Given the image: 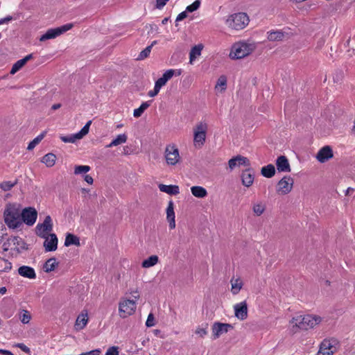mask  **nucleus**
Instances as JSON below:
<instances>
[{
	"mask_svg": "<svg viewBox=\"0 0 355 355\" xmlns=\"http://www.w3.org/2000/svg\"><path fill=\"white\" fill-rule=\"evenodd\" d=\"M284 33L281 31H271L268 34V40L270 41H281L284 37Z\"/></svg>",
	"mask_w": 355,
	"mask_h": 355,
	"instance_id": "36",
	"label": "nucleus"
},
{
	"mask_svg": "<svg viewBox=\"0 0 355 355\" xmlns=\"http://www.w3.org/2000/svg\"><path fill=\"white\" fill-rule=\"evenodd\" d=\"M334 157V153L330 146H324L318 152L315 158L320 163H324Z\"/></svg>",
	"mask_w": 355,
	"mask_h": 355,
	"instance_id": "17",
	"label": "nucleus"
},
{
	"mask_svg": "<svg viewBox=\"0 0 355 355\" xmlns=\"http://www.w3.org/2000/svg\"><path fill=\"white\" fill-rule=\"evenodd\" d=\"M254 49V46L252 44H248L245 42H238L232 46L229 55L232 60L242 59L249 55Z\"/></svg>",
	"mask_w": 355,
	"mask_h": 355,
	"instance_id": "4",
	"label": "nucleus"
},
{
	"mask_svg": "<svg viewBox=\"0 0 355 355\" xmlns=\"http://www.w3.org/2000/svg\"><path fill=\"white\" fill-rule=\"evenodd\" d=\"M322 321L321 317L318 315H297L293 317L289 322L291 330L293 333H297L300 330H308L313 329Z\"/></svg>",
	"mask_w": 355,
	"mask_h": 355,
	"instance_id": "1",
	"label": "nucleus"
},
{
	"mask_svg": "<svg viewBox=\"0 0 355 355\" xmlns=\"http://www.w3.org/2000/svg\"><path fill=\"white\" fill-rule=\"evenodd\" d=\"M129 293L135 298L134 300H138L139 299V291L137 289L130 290Z\"/></svg>",
	"mask_w": 355,
	"mask_h": 355,
	"instance_id": "51",
	"label": "nucleus"
},
{
	"mask_svg": "<svg viewBox=\"0 0 355 355\" xmlns=\"http://www.w3.org/2000/svg\"><path fill=\"white\" fill-rule=\"evenodd\" d=\"M105 355H119L118 347L114 346L108 348Z\"/></svg>",
	"mask_w": 355,
	"mask_h": 355,
	"instance_id": "48",
	"label": "nucleus"
},
{
	"mask_svg": "<svg viewBox=\"0 0 355 355\" xmlns=\"http://www.w3.org/2000/svg\"><path fill=\"white\" fill-rule=\"evenodd\" d=\"M252 209L255 215L260 216L263 213L265 210V206L263 204L257 203L254 205Z\"/></svg>",
	"mask_w": 355,
	"mask_h": 355,
	"instance_id": "44",
	"label": "nucleus"
},
{
	"mask_svg": "<svg viewBox=\"0 0 355 355\" xmlns=\"http://www.w3.org/2000/svg\"><path fill=\"white\" fill-rule=\"evenodd\" d=\"M80 191L83 196L84 198H87V195L89 194V189H86V188H82L80 189ZM90 196H88V198H89Z\"/></svg>",
	"mask_w": 355,
	"mask_h": 355,
	"instance_id": "55",
	"label": "nucleus"
},
{
	"mask_svg": "<svg viewBox=\"0 0 355 355\" xmlns=\"http://www.w3.org/2000/svg\"><path fill=\"white\" fill-rule=\"evenodd\" d=\"M200 4H201L200 0H196L192 4L188 6L186 8V11L189 12H194L200 8Z\"/></svg>",
	"mask_w": 355,
	"mask_h": 355,
	"instance_id": "45",
	"label": "nucleus"
},
{
	"mask_svg": "<svg viewBox=\"0 0 355 355\" xmlns=\"http://www.w3.org/2000/svg\"><path fill=\"white\" fill-rule=\"evenodd\" d=\"M241 166H250V162L247 157L241 155H237L230 159L228 162V166L230 171H232L236 167H239Z\"/></svg>",
	"mask_w": 355,
	"mask_h": 355,
	"instance_id": "19",
	"label": "nucleus"
},
{
	"mask_svg": "<svg viewBox=\"0 0 355 355\" xmlns=\"http://www.w3.org/2000/svg\"><path fill=\"white\" fill-rule=\"evenodd\" d=\"M91 168L87 165H77L74 166V174L82 175L85 174L90 171Z\"/></svg>",
	"mask_w": 355,
	"mask_h": 355,
	"instance_id": "42",
	"label": "nucleus"
},
{
	"mask_svg": "<svg viewBox=\"0 0 355 355\" xmlns=\"http://www.w3.org/2000/svg\"><path fill=\"white\" fill-rule=\"evenodd\" d=\"M203 48L204 46L202 44H197L192 47L189 53V62L191 64L201 55V51Z\"/></svg>",
	"mask_w": 355,
	"mask_h": 355,
	"instance_id": "29",
	"label": "nucleus"
},
{
	"mask_svg": "<svg viewBox=\"0 0 355 355\" xmlns=\"http://www.w3.org/2000/svg\"><path fill=\"white\" fill-rule=\"evenodd\" d=\"M354 191V189L351 188V187H349L347 190H346V193L345 194L346 195H350L352 192Z\"/></svg>",
	"mask_w": 355,
	"mask_h": 355,
	"instance_id": "60",
	"label": "nucleus"
},
{
	"mask_svg": "<svg viewBox=\"0 0 355 355\" xmlns=\"http://www.w3.org/2000/svg\"><path fill=\"white\" fill-rule=\"evenodd\" d=\"M17 346L26 353L30 352V349L23 343H19Z\"/></svg>",
	"mask_w": 355,
	"mask_h": 355,
	"instance_id": "53",
	"label": "nucleus"
},
{
	"mask_svg": "<svg viewBox=\"0 0 355 355\" xmlns=\"http://www.w3.org/2000/svg\"><path fill=\"white\" fill-rule=\"evenodd\" d=\"M136 300L122 298L119 303V316L125 318L133 315L136 311Z\"/></svg>",
	"mask_w": 355,
	"mask_h": 355,
	"instance_id": "7",
	"label": "nucleus"
},
{
	"mask_svg": "<svg viewBox=\"0 0 355 355\" xmlns=\"http://www.w3.org/2000/svg\"><path fill=\"white\" fill-rule=\"evenodd\" d=\"M121 126H122L121 125H117V128H120Z\"/></svg>",
	"mask_w": 355,
	"mask_h": 355,
	"instance_id": "63",
	"label": "nucleus"
},
{
	"mask_svg": "<svg viewBox=\"0 0 355 355\" xmlns=\"http://www.w3.org/2000/svg\"><path fill=\"white\" fill-rule=\"evenodd\" d=\"M254 178V173L250 168L243 171L241 173L242 184L246 187H249L252 184Z\"/></svg>",
	"mask_w": 355,
	"mask_h": 355,
	"instance_id": "25",
	"label": "nucleus"
},
{
	"mask_svg": "<svg viewBox=\"0 0 355 355\" xmlns=\"http://www.w3.org/2000/svg\"><path fill=\"white\" fill-rule=\"evenodd\" d=\"M84 180L85 181L88 183L89 184H92L93 182H94V179L92 176H90L89 175H85L84 176Z\"/></svg>",
	"mask_w": 355,
	"mask_h": 355,
	"instance_id": "54",
	"label": "nucleus"
},
{
	"mask_svg": "<svg viewBox=\"0 0 355 355\" xmlns=\"http://www.w3.org/2000/svg\"><path fill=\"white\" fill-rule=\"evenodd\" d=\"M226 85L227 78L225 76H220L217 80V83L215 85V89L220 92H223L226 89Z\"/></svg>",
	"mask_w": 355,
	"mask_h": 355,
	"instance_id": "38",
	"label": "nucleus"
},
{
	"mask_svg": "<svg viewBox=\"0 0 355 355\" xmlns=\"http://www.w3.org/2000/svg\"><path fill=\"white\" fill-rule=\"evenodd\" d=\"M233 327L230 324L215 322L212 325V334L214 339L219 338L224 334L227 333Z\"/></svg>",
	"mask_w": 355,
	"mask_h": 355,
	"instance_id": "15",
	"label": "nucleus"
},
{
	"mask_svg": "<svg viewBox=\"0 0 355 355\" xmlns=\"http://www.w3.org/2000/svg\"><path fill=\"white\" fill-rule=\"evenodd\" d=\"M192 195L198 198H203L207 196V190L200 186H193L191 187Z\"/></svg>",
	"mask_w": 355,
	"mask_h": 355,
	"instance_id": "30",
	"label": "nucleus"
},
{
	"mask_svg": "<svg viewBox=\"0 0 355 355\" xmlns=\"http://www.w3.org/2000/svg\"><path fill=\"white\" fill-rule=\"evenodd\" d=\"M44 135V132L38 135L36 138H35L32 141L29 143L27 149L28 150H33L36 146V145H37L43 139Z\"/></svg>",
	"mask_w": 355,
	"mask_h": 355,
	"instance_id": "43",
	"label": "nucleus"
},
{
	"mask_svg": "<svg viewBox=\"0 0 355 355\" xmlns=\"http://www.w3.org/2000/svg\"><path fill=\"white\" fill-rule=\"evenodd\" d=\"M338 347L339 343L336 339H324L320 344L317 355H333Z\"/></svg>",
	"mask_w": 355,
	"mask_h": 355,
	"instance_id": "8",
	"label": "nucleus"
},
{
	"mask_svg": "<svg viewBox=\"0 0 355 355\" xmlns=\"http://www.w3.org/2000/svg\"><path fill=\"white\" fill-rule=\"evenodd\" d=\"M128 139V137L125 134H121L119 135L116 139L112 140V141L106 146L107 148H112L113 146H117L119 145H121L122 144H124L126 142Z\"/></svg>",
	"mask_w": 355,
	"mask_h": 355,
	"instance_id": "34",
	"label": "nucleus"
},
{
	"mask_svg": "<svg viewBox=\"0 0 355 355\" xmlns=\"http://www.w3.org/2000/svg\"><path fill=\"white\" fill-rule=\"evenodd\" d=\"M19 276L29 279L36 278V272L33 268L28 266H21L17 270Z\"/></svg>",
	"mask_w": 355,
	"mask_h": 355,
	"instance_id": "22",
	"label": "nucleus"
},
{
	"mask_svg": "<svg viewBox=\"0 0 355 355\" xmlns=\"http://www.w3.org/2000/svg\"><path fill=\"white\" fill-rule=\"evenodd\" d=\"M58 266V263L55 258L49 259L43 266V269L45 272H50L55 269Z\"/></svg>",
	"mask_w": 355,
	"mask_h": 355,
	"instance_id": "32",
	"label": "nucleus"
},
{
	"mask_svg": "<svg viewBox=\"0 0 355 355\" xmlns=\"http://www.w3.org/2000/svg\"><path fill=\"white\" fill-rule=\"evenodd\" d=\"M92 121H89L80 132L69 136H61L60 139L64 143H74L88 134Z\"/></svg>",
	"mask_w": 355,
	"mask_h": 355,
	"instance_id": "13",
	"label": "nucleus"
},
{
	"mask_svg": "<svg viewBox=\"0 0 355 355\" xmlns=\"http://www.w3.org/2000/svg\"><path fill=\"white\" fill-rule=\"evenodd\" d=\"M231 284V293L233 295H237L242 289L243 286V282L241 277L233 276L230 279Z\"/></svg>",
	"mask_w": 355,
	"mask_h": 355,
	"instance_id": "23",
	"label": "nucleus"
},
{
	"mask_svg": "<svg viewBox=\"0 0 355 355\" xmlns=\"http://www.w3.org/2000/svg\"><path fill=\"white\" fill-rule=\"evenodd\" d=\"M146 325L148 327H151L155 325V317L153 313H150L148 316L147 320L146 322Z\"/></svg>",
	"mask_w": 355,
	"mask_h": 355,
	"instance_id": "47",
	"label": "nucleus"
},
{
	"mask_svg": "<svg viewBox=\"0 0 355 355\" xmlns=\"http://www.w3.org/2000/svg\"><path fill=\"white\" fill-rule=\"evenodd\" d=\"M44 239V247L46 252H52L56 250L58 248V238L55 234H51Z\"/></svg>",
	"mask_w": 355,
	"mask_h": 355,
	"instance_id": "20",
	"label": "nucleus"
},
{
	"mask_svg": "<svg viewBox=\"0 0 355 355\" xmlns=\"http://www.w3.org/2000/svg\"><path fill=\"white\" fill-rule=\"evenodd\" d=\"M32 58V54H29L28 55H26V57H24L23 59L21 60H19L18 61H17L12 66V69H11V71H10V73L11 74H15V73H17L19 70H20L24 65L28 61L30 60Z\"/></svg>",
	"mask_w": 355,
	"mask_h": 355,
	"instance_id": "28",
	"label": "nucleus"
},
{
	"mask_svg": "<svg viewBox=\"0 0 355 355\" xmlns=\"http://www.w3.org/2000/svg\"><path fill=\"white\" fill-rule=\"evenodd\" d=\"M0 353L4 355H13L11 352L6 350V349H0Z\"/></svg>",
	"mask_w": 355,
	"mask_h": 355,
	"instance_id": "57",
	"label": "nucleus"
},
{
	"mask_svg": "<svg viewBox=\"0 0 355 355\" xmlns=\"http://www.w3.org/2000/svg\"><path fill=\"white\" fill-rule=\"evenodd\" d=\"M294 180L291 176H284L277 183L276 191L279 195H286L293 189Z\"/></svg>",
	"mask_w": 355,
	"mask_h": 355,
	"instance_id": "12",
	"label": "nucleus"
},
{
	"mask_svg": "<svg viewBox=\"0 0 355 355\" xmlns=\"http://www.w3.org/2000/svg\"><path fill=\"white\" fill-rule=\"evenodd\" d=\"M71 245H74L76 246H80V240L78 236H76L74 234H67L66 235L65 241H64V245L65 246H69Z\"/></svg>",
	"mask_w": 355,
	"mask_h": 355,
	"instance_id": "31",
	"label": "nucleus"
},
{
	"mask_svg": "<svg viewBox=\"0 0 355 355\" xmlns=\"http://www.w3.org/2000/svg\"><path fill=\"white\" fill-rule=\"evenodd\" d=\"M73 27V24H67L62 26L49 29L44 35L40 37V42H45L48 40L54 39L64 33L69 31Z\"/></svg>",
	"mask_w": 355,
	"mask_h": 355,
	"instance_id": "9",
	"label": "nucleus"
},
{
	"mask_svg": "<svg viewBox=\"0 0 355 355\" xmlns=\"http://www.w3.org/2000/svg\"><path fill=\"white\" fill-rule=\"evenodd\" d=\"M18 183V180L15 179L13 181H3L0 182V189L3 191H10Z\"/></svg>",
	"mask_w": 355,
	"mask_h": 355,
	"instance_id": "35",
	"label": "nucleus"
},
{
	"mask_svg": "<svg viewBox=\"0 0 355 355\" xmlns=\"http://www.w3.org/2000/svg\"><path fill=\"white\" fill-rule=\"evenodd\" d=\"M250 18L245 12H236L230 15L225 21V26L232 32L244 29L249 24Z\"/></svg>",
	"mask_w": 355,
	"mask_h": 355,
	"instance_id": "3",
	"label": "nucleus"
},
{
	"mask_svg": "<svg viewBox=\"0 0 355 355\" xmlns=\"http://www.w3.org/2000/svg\"><path fill=\"white\" fill-rule=\"evenodd\" d=\"M164 157L168 165L175 166L180 162L179 150L175 144H168L166 146Z\"/></svg>",
	"mask_w": 355,
	"mask_h": 355,
	"instance_id": "10",
	"label": "nucleus"
},
{
	"mask_svg": "<svg viewBox=\"0 0 355 355\" xmlns=\"http://www.w3.org/2000/svg\"><path fill=\"white\" fill-rule=\"evenodd\" d=\"M56 161V156L53 153H48L45 155L41 162L44 163L47 167H52L55 165Z\"/></svg>",
	"mask_w": 355,
	"mask_h": 355,
	"instance_id": "33",
	"label": "nucleus"
},
{
	"mask_svg": "<svg viewBox=\"0 0 355 355\" xmlns=\"http://www.w3.org/2000/svg\"><path fill=\"white\" fill-rule=\"evenodd\" d=\"M168 20V18H164V19L162 20V24H166L167 23Z\"/></svg>",
	"mask_w": 355,
	"mask_h": 355,
	"instance_id": "62",
	"label": "nucleus"
},
{
	"mask_svg": "<svg viewBox=\"0 0 355 355\" xmlns=\"http://www.w3.org/2000/svg\"><path fill=\"white\" fill-rule=\"evenodd\" d=\"M235 317L240 320H245L248 318V304L246 301L234 305Z\"/></svg>",
	"mask_w": 355,
	"mask_h": 355,
	"instance_id": "16",
	"label": "nucleus"
},
{
	"mask_svg": "<svg viewBox=\"0 0 355 355\" xmlns=\"http://www.w3.org/2000/svg\"><path fill=\"white\" fill-rule=\"evenodd\" d=\"M3 246L5 251L13 250L17 253H21L28 249V245L19 236H11Z\"/></svg>",
	"mask_w": 355,
	"mask_h": 355,
	"instance_id": "5",
	"label": "nucleus"
},
{
	"mask_svg": "<svg viewBox=\"0 0 355 355\" xmlns=\"http://www.w3.org/2000/svg\"><path fill=\"white\" fill-rule=\"evenodd\" d=\"M60 107H61V104H60V103H57V104H54V105H53V106H52V107H51V108H52L53 110H55L59 109Z\"/></svg>",
	"mask_w": 355,
	"mask_h": 355,
	"instance_id": "58",
	"label": "nucleus"
},
{
	"mask_svg": "<svg viewBox=\"0 0 355 355\" xmlns=\"http://www.w3.org/2000/svg\"><path fill=\"white\" fill-rule=\"evenodd\" d=\"M187 11L185 10L180 13L176 18V21H180L185 19L187 17Z\"/></svg>",
	"mask_w": 355,
	"mask_h": 355,
	"instance_id": "52",
	"label": "nucleus"
},
{
	"mask_svg": "<svg viewBox=\"0 0 355 355\" xmlns=\"http://www.w3.org/2000/svg\"><path fill=\"white\" fill-rule=\"evenodd\" d=\"M88 313L87 311L84 310L77 317L75 324H74V329L76 331H79L83 329L87 322H88Z\"/></svg>",
	"mask_w": 355,
	"mask_h": 355,
	"instance_id": "21",
	"label": "nucleus"
},
{
	"mask_svg": "<svg viewBox=\"0 0 355 355\" xmlns=\"http://www.w3.org/2000/svg\"><path fill=\"white\" fill-rule=\"evenodd\" d=\"M159 89L157 88L155 85L154 87V89L153 90H151V91H149L148 93V95L150 96V97H154L156 95H157V94L159 92Z\"/></svg>",
	"mask_w": 355,
	"mask_h": 355,
	"instance_id": "50",
	"label": "nucleus"
},
{
	"mask_svg": "<svg viewBox=\"0 0 355 355\" xmlns=\"http://www.w3.org/2000/svg\"><path fill=\"white\" fill-rule=\"evenodd\" d=\"M11 19H12V17H7L6 18L1 19H0V25L3 24L5 22L9 21Z\"/></svg>",
	"mask_w": 355,
	"mask_h": 355,
	"instance_id": "56",
	"label": "nucleus"
},
{
	"mask_svg": "<svg viewBox=\"0 0 355 355\" xmlns=\"http://www.w3.org/2000/svg\"><path fill=\"white\" fill-rule=\"evenodd\" d=\"M31 320V315L28 311H23L21 315H20V320L24 324H27Z\"/></svg>",
	"mask_w": 355,
	"mask_h": 355,
	"instance_id": "46",
	"label": "nucleus"
},
{
	"mask_svg": "<svg viewBox=\"0 0 355 355\" xmlns=\"http://www.w3.org/2000/svg\"><path fill=\"white\" fill-rule=\"evenodd\" d=\"M37 211L35 209L29 207L21 211V222L28 225H33L37 219Z\"/></svg>",
	"mask_w": 355,
	"mask_h": 355,
	"instance_id": "14",
	"label": "nucleus"
},
{
	"mask_svg": "<svg viewBox=\"0 0 355 355\" xmlns=\"http://www.w3.org/2000/svg\"><path fill=\"white\" fill-rule=\"evenodd\" d=\"M159 258L157 255H152L149 257L147 259H145L142 263L141 266L143 268H150L152 266H154L158 263Z\"/></svg>",
	"mask_w": 355,
	"mask_h": 355,
	"instance_id": "37",
	"label": "nucleus"
},
{
	"mask_svg": "<svg viewBox=\"0 0 355 355\" xmlns=\"http://www.w3.org/2000/svg\"><path fill=\"white\" fill-rule=\"evenodd\" d=\"M53 230V223L50 216H46L42 223H39L36 226V234L42 238L49 234Z\"/></svg>",
	"mask_w": 355,
	"mask_h": 355,
	"instance_id": "11",
	"label": "nucleus"
},
{
	"mask_svg": "<svg viewBox=\"0 0 355 355\" xmlns=\"http://www.w3.org/2000/svg\"><path fill=\"white\" fill-rule=\"evenodd\" d=\"M208 324L205 323L202 325H199L196 327L195 330V334L199 337V338H204L208 333Z\"/></svg>",
	"mask_w": 355,
	"mask_h": 355,
	"instance_id": "39",
	"label": "nucleus"
},
{
	"mask_svg": "<svg viewBox=\"0 0 355 355\" xmlns=\"http://www.w3.org/2000/svg\"><path fill=\"white\" fill-rule=\"evenodd\" d=\"M159 189L162 192L166 193L169 195H178L180 193L179 187L177 185H166L160 184Z\"/></svg>",
	"mask_w": 355,
	"mask_h": 355,
	"instance_id": "27",
	"label": "nucleus"
},
{
	"mask_svg": "<svg viewBox=\"0 0 355 355\" xmlns=\"http://www.w3.org/2000/svg\"><path fill=\"white\" fill-rule=\"evenodd\" d=\"M275 168L272 164H268V178H272L275 174Z\"/></svg>",
	"mask_w": 355,
	"mask_h": 355,
	"instance_id": "49",
	"label": "nucleus"
},
{
	"mask_svg": "<svg viewBox=\"0 0 355 355\" xmlns=\"http://www.w3.org/2000/svg\"><path fill=\"white\" fill-rule=\"evenodd\" d=\"M4 221L10 229H17L22 225L21 207L18 204H9L3 213Z\"/></svg>",
	"mask_w": 355,
	"mask_h": 355,
	"instance_id": "2",
	"label": "nucleus"
},
{
	"mask_svg": "<svg viewBox=\"0 0 355 355\" xmlns=\"http://www.w3.org/2000/svg\"><path fill=\"white\" fill-rule=\"evenodd\" d=\"M208 125L206 123L200 121L193 128V144L197 148H201L206 139V133Z\"/></svg>",
	"mask_w": 355,
	"mask_h": 355,
	"instance_id": "6",
	"label": "nucleus"
},
{
	"mask_svg": "<svg viewBox=\"0 0 355 355\" xmlns=\"http://www.w3.org/2000/svg\"><path fill=\"white\" fill-rule=\"evenodd\" d=\"M261 174L263 175V176L266 177V166L262 167Z\"/></svg>",
	"mask_w": 355,
	"mask_h": 355,
	"instance_id": "59",
	"label": "nucleus"
},
{
	"mask_svg": "<svg viewBox=\"0 0 355 355\" xmlns=\"http://www.w3.org/2000/svg\"><path fill=\"white\" fill-rule=\"evenodd\" d=\"M277 168L279 172H290L291 166L288 159L285 156H279L276 161Z\"/></svg>",
	"mask_w": 355,
	"mask_h": 355,
	"instance_id": "26",
	"label": "nucleus"
},
{
	"mask_svg": "<svg viewBox=\"0 0 355 355\" xmlns=\"http://www.w3.org/2000/svg\"><path fill=\"white\" fill-rule=\"evenodd\" d=\"M175 217L174 204L173 202L171 200L168 202V207L166 208V219L169 223V227L171 230L175 227Z\"/></svg>",
	"mask_w": 355,
	"mask_h": 355,
	"instance_id": "24",
	"label": "nucleus"
},
{
	"mask_svg": "<svg viewBox=\"0 0 355 355\" xmlns=\"http://www.w3.org/2000/svg\"><path fill=\"white\" fill-rule=\"evenodd\" d=\"M6 292V287H1L0 288V293L1 294H5Z\"/></svg>",
	"mask_w": 355,
	"mask_h": 355,
	"instance_id": "61",
	"label": "nucleus"
},
{
	"mask_svg": "<svg viewBox=\"0 0 355 355\" xmlns=\"http://www.w3.org/2000/svg\"><path fill=\"white\" fill-rule=\"evenodd\" d=\"M156 43L155 41H154L151 45L147 46L146 49H144L142 51L140 52L139 55L137 58V60H142L146 58H148L150 53L152 46Z\"/></svg>",
	"mask_w": 355,
	"mask_h": 355,
	"instance_id": "41",
	"label": "nucleus"
},
{
	"mask_svg": "<svg viewBox=\"0 0 355 355\" xmlns=\"http://www.w3.org/2000/svg\"><path fill=\"white\" fill-rule=\"evenodd\" d=\"M150 106V103L148 102L143 103L140 107L137 109H135L133 112V116L135 118L140 117L144 111Z\"/></svg>",
	"mask_w": 355,
	"mask_h": 355,
	"instance_id": "40",
	"label": "nucleus"
},
{
	"mask_svg": "<svg viewBox=\"0 0 355 355\" xmlns=\"http://www.w3.org/2000/svg\"><path fill=\"white\" fill-rule=\"evenodd\" d=\"M181 74L180 70L175 71L174 69L167 70L161 78H158L155 82V85L159 89L164 86L166 83L173 78L174 75L180 76Z\"/></svg>",
	"mask_w": 355,
	"mask_h": 355,
	"instance_id": "18",
	"label": "nucleus"
}]
</instances>
